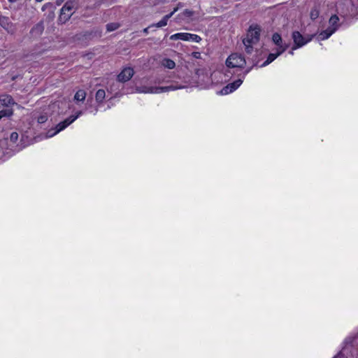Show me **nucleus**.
<instances>
[{
    "mask_svg": "<svg viewBox=\"0 0 358 358\" xmlns=\"http://www.w3.org/2000/svg\"><path fill=\"white\" fill-rule=\"evenodd\" d=\"M246 64L245 57L238 53L231 54L226 60V65L229 69H243Z\"/></svg>",
    "mask_w": 358,
    "mask_h": 358,
    "instance_id": "5",
    "label": "nucleus"
},
{
    "mask_svg": "<svg viewBox=\"0 0 358 358\" xmlns=\"http://www.w3.org/2000/svg\"><path fill=\"white\" fill-rule=\"evenodd\" d=\"M178 10V8H174V10L168 15L164 16V17L157 23L152 24L150 27H162L167 24L168 20L173 16V15Z\"/></svg>",
    "mask_w": 358,
    "mask_h": 358,
    "instance_id": "14",
    "label": "nucleus"
},
{
    "mask_svg": "<svg viewBox=\"0 0 358 358\" xmlns=\"http://www.w3.org/2000/svg\"><path fill=\"white\" fill-rule=\"evenodd\" d=\"M355 337L352 336H348L343 341V345L344 346L343 347V349L341 351H340L336 355H335L333 358H341V357L343 356V350H345V348L348 345H352V343L354 342V340H355Z\"/></svg>",
    "mask_w": 358,
    "mask_h": 358,
    "instance_id": "15",
    "label": "nucleus"
},
{
    "mask_svg": "<svg viewBox=\"0 0 358 358\" xmlns=\"http://www.w3.org/2000/svg\"><path fill=\"white\" fill-rule=\"evenodd\" d=\"M193 56L195 57V58H199V56H200V53L199 52H193Z\"/></svg>",
    "mask_w": 358,
    "mask_h": 358,
    "instance_id": "28",
    "label": "nucleus"
},
{
    "mask_svg": "<svg viewBox=\"0 0 358 358\" xmlns=\"http://www.w3.org/2000/svg\"><path fill=\"white\" fill-rule=\"evenodd\" d=\"M134 74L133 68L127 66L124 68L121 72L117 75V81L125 83L129 81Z\"/></svg>",
    "mask_w": 358,
    "mask_h": 358,
    "instance_id": "10",
    "label": "nucleus"
},
{
    "mask_svg": "<svg viewBox=\"0 0 358 358\" xmlns=\"http://www.w3.org/2000/svg\"><path fill=\"white\" fill-rule=\"evenodd\" d=\"M292 36L294 41L293 50H296L304 46L310 42L313 37V36L304 37L299 31H294Z\"/></svg>",
    "mask_w": 358,
    "mask_h": 358,
    "instance_id": "6",
    "label": "nucleus"
},
{
    "mask_svg": "<svg viewBox=\"0 0 358 358\" xmlns=\"http://www.w3.org/2000/svg\"><path fill=\"white\" fill-rule=\"evenodd\" d=\"M261 29L258 25H251L247 32L246 36L243 39L245 51L247 54H252L254 46L258 43L260 38Z\"/></svg>",
    "mask_w": 358,
    "mask_h": 358,
    "instance_id": "1",
    "label": "nucleus"
},
{
    "mask_svg": "<svg viewBox=\"0 0 358 358\" xmlns=\"http://www.w3.org/2000/svg\"><path fill=\"white\" fill-rule=\"evenodd\" d=\"M74 8V2L67 1L61 9L59 20L66 22L72 15V10Z\"/></svg>",
    "mask_w": 358,
    "mask_h": 358,
    "instance_id": "8",
    "label": "nucleus"
},
{
    "mask_svg": "<svg viewBox=\"0 0 358 358\" xmlns=\"http://www.w3.org/2000/svg\"><path fill=\"white\" fill-rule=\"evenodd\" d=\"M356 358H358V357H356Z\"/></svg>",
    "mask_w": 358,
    "mask_h": 358,
    "instance_id": "33",
    "label": "nucleus"
},
{
    "mask_svg": "<svg viewBox=\"0 0 358 358\" xmlns=\"http://www.w3.org/2000/svg\"><path fill=\"white\" fill-rule=\"evenodd\" d=\"M13 114V110L12 108H6L0 110V120L3 117H10Z\"/></svg>",
    "mask_w": 358,
    "mask_h": 358,
    "instance_id": "20",
    "label": "nucleus"
},
{
    "mask_svg": "<svg viewBox=\"0 0 358 358\" xmlns=\"http://www.w3.org/2000/svg\"><path fill=\"white\" fill-rule=\"evenodd\" d=\"M48 6H52V4L50 3L44 4L42 7V10H45Z\"/></svg>",
    "mask_w": 358,
    "mask_h": 358,
    "instance_id": "27",
    "label": "nucleus"
},
{
    "mask_svg": "<svg viewBox=\"0 0 358 358\" xmlns=\"http://www.w3.org/2000/svg\"><path fill=\"white\" fill-rule=\"evenodd\" d=\"M186 85L173 84L165 87L141 85L136 87V92L143 94H161L186 87Z\"/></svg>",
    "mask_w": 358,
    "mask_h": 358,
    "instance_id": "2",
    "label": "nucleus"
},
{
    "mask_svg": "<svg viewBox=\"0 0 358 358\" xmlns=\"http://www.w3.org/2000/svg\"><path fill=\"white\" fill-rule=\"evenodd\" d=\"M0 25L9 33H13L15 30L14 24L8 17L0 16Z\"/></svg>",
    "mask_w": 358,
    "mask_h": 358,
    "instance_id": "12",
    "label": "nucleus"
},
{
    "mask_svg": "<svg viewBox=\"0 0 358 358\" xmlns=\"http://www.w3.org/2000/svg\"><path fill=\"white\" fill-rule=\"evenodd\" d=\"M184 14L188 17L191 16L192 15V12L189 10H185L184 11Z\"/></svg>",
    "mask_w": 358,
    "mask_h": 358,
    "instance_id": "26",
    "label": "nucleus"
},
{
    "mask_svg": "<svg viewBox=\"0 0 358 358\" xmlns=\"http://www.w3.org/2000/svg\"><path fill=\"white\" fill-rule=\"evenodd\" d=\"M341 24L339 18L336 15H333L329 20L328 27L320 31L317 36L318 41H324L328 39L332 34H334L339 28Z\"/></svg>",
    "mask_w": 358,
    "mask_h": 358,
    "instance_id": "3",
    "label": "nucleus"
},
{
    "mask_svg": "<svg viewBox=\"0 0 358 358\" xmlns=\"http://www.w3.org/2000/svg\"><path fill=\"white\" fill-rule=\"evenodd\" d=\"M201 41V38L196 35V34H189V41H193V42H196V43H199Z\"/></svg>",
    "mask_w": 358,
    "mask_h": 358,
    "instance_id": "22",
    "label": "nucleus"
},
{
    "mask_svg": "<svg viewBox=\"0 0 358 358\" xmlns=\"http://www.w3.org/2000/svg\"><path fill=\"white\" fill-rule=\"evenodd\" d=\"M272 41L277 45L276 50L280 51V53H283L289 46V43L282 42L281 36L278 33L273 34Z\"/></svg>",
    "mask_w": 358,
    "mask_h": 358,
    "instance_id": "9",
    "label": "nucleus"
},
{
    "mask_svg": "<svg viewBox=\"0 0 358 358\" xmlns=\"http://www.w3.org/2000/svg\"><path fill=\"white\" fill-rule=\"evenodd\" d=\"M86 98V92L83 90H78L74 95L76 101H84Z\"/></svg>",
    "mask_w": 358,
    "mask_h": 358,
    "instance_id": "18",
    "label": "nucleus"
},
{
    "mask_svg": "<svg viewBox=\"0 0 358 358\" xmlns=\"http://www.w3.org/2000/svg\"><path fill=\"white\" fill-rule=\"evenodd\" d=\"M249 71H250V69L245 71V72L243 74V78H239V79L235 80L234 82L228 84L224 87H223L222 89V90L220 91V94L222 95H227L230 93H232L236 90H237L241 86V85L243 83V79L245 78V76L248 73Z\"/></svg>",
    "mask_w": 358,
    "mask_h": 358,
    "instance_id": "7",
    "label": "nucleus"
},
{
    "mask_svg": "<svg viewBox=\"0 0 358 358\" xmlns=\"http://www.w3.org/2000/svg\"><path fill=\"white\" fill-rule=\"evenodd\" d=\"M18 139V134L17 132L11 133L10 136V141L13 143H15Z\"/></svg>",
    "mask_w": 358,
    "mask_h": 358,
    "instance_id": "24",
    "label": "nucleus"
},
{
    "mask_svg": "<svg viewBox=\"0 0 358 358\" xmlns=\"http://www.w3.org/2000/svg\"><path fill=\"white\" fill-rule=\"evenodd\" d=\"M47 119L48 118L45 115H41L40 117H38V122L43 123L45 122H46Z\"/></svg>",
    "mask_w": 358,
    "mask_h": 358,
    "instance_id": "25",
    "label": "nucleus"
},
{
    "mask_svg": "<svg viewBox=\"0 0 358 358\" xmlns=\"http://www.w3.org/2000/svg\"><path fill=\"white\" fill-rule=\"evenodd\" d=\"M18 0H8V1H10V3H15L16 1H17Z\"/></svg>",
    "mask_w": 358,
    "mask_h": 358,
    "instance_id": "32",
    "label": "nucleus"
},
{
    "mask_svg": "<svg viewBox=\"0 0 358 358\" xmlns=\"http://www.w3.org/2000/svg\"><path fill=\"white\" fill-rule=\"evenodd\" d=\"M106 28L108 31H112L117 29L118 28V25L115 23H110L106 25Z\"/></svg>",
    "mask_w": 358,
    "mask_h": 358,
    "instance_id": "23",
    "label": "nucleus"
},
{
    "mask_svg": "<svg viewBox=\"0 0 358 358\" xmlns=\"http://www.w3.org/2000/svg\"><path fill=\"white\" fill-rule=\"evenodd\" d=\"M162 65L169 69H173L176 66V63L171 59H164L162 62Z\"/></svg>",
    "mask_w": 358,
    "mask_h": 358,
    "instance_id": "19",
    "label": "nucleus"
},
{
    "mask_svg": "<svg viewBox=\"0 0 358 358\" xmlns=\"http://www.w3.org/2000/svg\"><path fill=\"white\" fill-rule=\"evenodd\" d=\"M1 150H2V152H3V153H5V152H6V154H8V153H9V152H8V151H4V150H3V148L2 145H1Z\"/></svg>",
    "mask_w": 358,
    "mask_h": 358,
    "instance_id": "31",
    "label": "nucleus"
},
{
    "mask_svg": "<svg viewBox=\"0 0 358 358\" xmlns=\"http://www.w3.org/2000/svg\"><path fill=\"white\" fill-rule=\"evenodd\" d=\"M171 40H182L189 41V33H177L170 36Z\"/></svg>",
    "mask_w": 358,
    "mask_h": 358,
    "instance_id": "17",
    "label": "nucleus"
},
{
    "mask_svg": "<svg viewBox=\"0 0 358 358\" xmlns=\"http://www.w3.org/2000/svg\"><path fill=\"white\" fill-rule=\"evenodd\" d=\"M106 98V92L104 90L100 89L97 90L95 94V100L97 103V106L94 110V115H95L98 111V108L101 104Z\"/></svg>",
    "mask_w": 358,
    "mask_h": 358,
    "instance_id": "13",
    "label": "nucleus"
},
{
    "mask_svg": "<svg viewBox=\"0 0 358 358\" xmlns=\"http://www.w3.org/2000/svg\"><path fill=\"white\" fill-rule=\"evenodd\" d=\"M83 114L82 111L77 112L76 115H71L69 117L64 120L63 122H59L55 129H50L48 131L45 135V138H51L55 136L57 134L66 128L69 125L73 123L77 118H78Z\"/></svg>",
    "mask_w": 358,
    "mask_h": 358,
    "instance_id": "4",
    "label": "nucleus"
},
{
    "mask_svg": "<svg viewBox=\"0 0 358 358\" xmlns=\"http://www.w3.org/2000/svg\"><path fill=\"white\" fill-rule=\"evenodd\" d=\"M320 15L319 6H315L310 10V17L312 20L317 19Z\"/></svg>",
    "mask_w": 358,
    "mask_h": 358,
    "instance_id": "21",
    "label": "nucleus"
},
{
    "mask_svg": "<svg viewBox=\"0 0 358 358\" xmlns=\"http://www.w3.org/2000/svg\"><path fill=\"white\" fill-rule=\"evenodd\" d=\"M13 97L8 94L0 95V110L6 108H12V106L15 105Z\"/></svg>",
    "mask_w": 358,
    "mask_h": 358,
    "instance_id": "11",
    "label": "nucleus"
},
{
    "mask_svg": "<svg viewBox=\"0 0 358 358\" xmlns=\"http://www.w3.org/2000/svg\"><path fill=\"white\" fill-rule=\"evenodd\" d=\"M150 27H151L150 26L148 27L145 28L143 29V33L145 34H148V29H150Z\"/></svg>",
    "mask_w": 358,
    "mask_h": 358,
    "instance_id": "29",
    "label": "nucleus"
},
{
    "mask_svg": "<svg viewBox=\"0 0 358 358\" xmlns=\"http://www.w3.org/2000/svg\"><path fill=\"white\" fill-rule=\"evenodd\" d=\"M295 50H293V47L292 48V50L289 52V54L291 55H294V51Z\"/></svg>",
    "mask_w": 358,
    "mask_h": 358,
    "instance_id": "30",
    "label": "nucleus"
},
{
    "mask_svg": "<svg viewBox=\"0 0 358 358\" xmlns=\"http://www.w3.org/2000/svg\"><path fill=\"white\" fill-rule=\"evenodd\" d=\"M282 53H280V51L276 50L275 52L270 53L266 59V60L261 65V67H264L269 64H271L273 61H274L278 56H280Z\"/></svg>",
    "mask_w": 358,
    "mask_h": 358,
    "instance_id": "16",
    "label": "nucleus"
}]
</instances>
